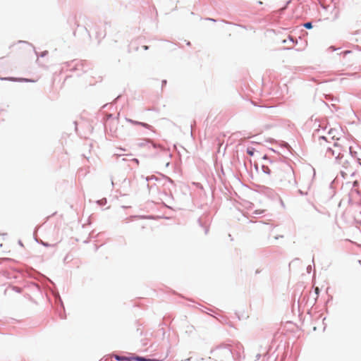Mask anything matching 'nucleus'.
<instances>
[{"instance_id":"nucleus-1","label":"nucleus","mask_w":361,"mask_h":361,"mask_svg":"<svg viewBox=\"0 0 361 361\" xmlns=\"http://www.w3.org/2000/svg\"><path fill=\"white\" fill-rule=\"evenodd\" d=\"M273 176L276 183L285 185L293 179V171L291 166L285 162L274 163Z\"/></svg>"},{"instance_id":"nucleus-2","label":"nucleus","mask_w":361,"mask_h":361,"mask_svg":"<svg viewBox=\"0 0 361 361\" xmlns=\"http://www.w3.org/2000/svg\"><path fill=\"white\" fill-rule=\"evenodd\" d=\"M262 169L263 172L267 174H270L271 172L273 173V168L270 169L268 166H266V165H262Z\"/></svg>"},{"instance_id":"nucleus-3","label":"nucleus","mask_w":361,"mask_h":361,"mask_svg":"<svg viewBox=\"0 0 361 361\" xmlns=\"http://www.w3.org/2000/svg\"><path fill=\"white\" fill-rule=\"evenodd\" d=\"M133 360H135L136 361H160L159 360H155V359H147V358H145L142 357H134Z\"/></svg>"},{"instance_id":"nucleus-4","label":"nucleus","mask_w":361,"mask_h":361,"mask_svg":"<svg viewBox=\"0 0 361 361\" xmlns=\"http://www.w3.org/2000/svg\"><path fill=\"white\" fill-rule=\"evenodd\" d=\"M131 123H134V124H136V125H140L145 128H150V126L148 125L147 123H141V122H137V121H130Z\"/></svg>"},{"instance_id":"nucleus-5","label":"nucleus","mask_w":361,"mask_h":361,"mask_svg":"<svg viewBox=\"0 0 361 361\" xmlns=\"http://www.w3.org/2000/svg\"><path fill=\"white\" fill-rule=\"evenodd\" d=\"M343 164H347L346 166H345V169H346V172H348V173L353 172V167L347 161L343 162Z\"/></svg>"},{"instance_id":"nucleus-6","label":"nucleus","mask_w":361,"mask_h":361,"mask_svg":"<svg viewBox=\"0 0 361 361\" xmlns=\"http://www.w3.org/2000/svg\"><path fill=\"white\" fill-rule=\"evenodd\" d=\"M115 358H116L117 360H128V361H130V358L126 357H120V356H118V355H116V356H115Z\"/></svg>"},{"instance_id":"nucleus-7","label":"nucleus","mask_w":361,"mask_h":361,"mask_svg":"<svg viewBox=\"0 0 361 361\" xmlns=\"http://www.w3.org/2000/svg\"><path fill=\"white\" fill-rule=\"evenodd\" d=\"M247 153L249 155L252 156L254 154V149L251 148V147H248L247 149Z\"/></svg>"},{"instance_id":"nucleus-8","label":"nucleus","mask_w":361,"mask_h":361,"mask_svg":"<svg viewBox=\"0 0 361 361\" xmlns=\"http://www.w3.org/2000/svg\"><path fill=\"white\" fill-rule=\"evenodd\" d=\"M304 26L305 27L307 28V29H310L312 27V23H306L304 24Z\"/></svg>"},{"instance_id":"nucleus-9","label":"nucleus","mask_w":361,"mask_h":361,"mask_svg":"<svg viewBox=\"0 0 361 361\" xmlns=\"http://www.w3.org/2000/svg\"><path fill=\"white\" fill-rule=\"evenodd\" d=\"M329 152L332 155V156H335L336 154V152H334V149H329Z\"/></svg>"},{"instance_id":"nucleus-10","label":"nucleus","mask_w":361,"mask_h":361,"mask_svg":"<svg viewBox=\"0 0 361 361\" xmlns=\"http://www.w3.org/2000/svg\"><path fill=\"white\" fill-rule=\"evenodd\" d=\"M319 140L320 141H325L326 140V138L324 137H319Z\"/></svg>"},{"instance_id":"nucleus-11","label":"nucleus","mask_w":361,"mask_h":361,"mask_svg":"<svg viewBox=\"0 0 361 361\" xmlns=\"http://www.w3.org/2000/svg\"><path fill=\"white\" fill-rule=\"evenodd\" d=\"M340 156H341V153H340V152H338V153L336 154V158H340Z\"/></svg>"},{"instance_id":"nucleus-12","label":"nucleus","mask_w":361,"mask_h":361,"mask_svg":"<svg viewBox=\"0 0 361 361\" xmlns=\"http://www.w3.org/2000/svg\"><path fill=\"white\" fill-rule=\"evenodd\" d=\"M315 292H316L317 294H318V293H319V288L317 287L315 288Z\"/></svg>"},{"instance_id":"nucleus-13","label":"nucleus","mask_w":361,"mask_h":361,"mask_svg":"<svg viewBox=\"0 0 361 361\" xmlns=\"http://www.w3.org/2000/svg\"><path fill=\"white\" fill-rule=\"evenodd\" d=\"M143 48L145 49V50H147L148 49V47L147 46H144Z\"/></svg>"}]
</instances>
